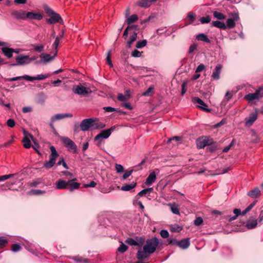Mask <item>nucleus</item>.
I'll use <instances>...</instances> for the list:
<instances>
[{
    "mask_svg": "<svg viewBox=\"0 0 263 263\" xmlns=\"http://www.w3.org/2000/svg\"><path fill=\"white\" fill-rule=\"evenodd\" d=\"M105 126V124L99 122L93 118L84 119L82 121L80 124V127L83 132H86L88 130H94L98 128H102Z\"/></svg>",
    "mask_w": 263,
    "mask_h": 263,
    "instance_id": "obj_1",
    "label": "nucleus"
},
{
    "mask_svg": "<svg viewBox=\"0 0 263 263\" xmlns=\"http://www.w3.org/2000/svg\"><path fill=\"white\" fill-rule=\"evenodd\" d=\"M43 8L46 13L50 15V17L46 20L47 23L49 24H54L57 23H59L61 24H63L64 23L60 15L54 12L48 5H44Z\"/></svg>",
    "mask_w": 263,
    "mask_h": 263,
    "instance_id": "obj_2",
    "label": "nucleus"
},
{
    "mask_svg": "<svg viewBox=\"0 0 263 263\" xmlns=\"http://www.w3.org/2000/svg\"><path fill=\"white\" fill-rule=\"evenodd\" d=\"M256 203V201H253L247 208H246L245 210H243L242 212H241V210L240 209H235L233 210V213L234 214V216L226 215L222 217V218L227 219L229 221H232L233 220H234L240 214H241L242 215H245L246 214L249 212L253 208V207L255 206Z\"/></svg>",
    "mask_w": 263,
    "mask_h": 263,
    "instance_id": "obj_3",
    "label": "nucleus"
},
{
    "mask_svg": "<svg viewBox=\"0 0 263 263\" xmlns=\"http://www.w3.org/2000/svg\"><path fill=\"white\" fill-rule=\"evenodd\" d=\"M50 149L51 154L49 156V160L44 164V167L47 169L51 168L54 165L55 160L59 156V154L53 146H51Z\"/></svg>",
    "mask_w": 263,
    "mask_h": 263,
    "instance_id": "obj_4",
    "label": "nucleus"
},
{
    "mask_svg": "<svg viewBox=\"0 0 263 263\" xmlns=\"http://www.w3.org/2000/svg\"><path fill=\"white\" fill-rule=\"evenodd\" d=\"M158 243L159 240L156 237L147 239L146 240V243L143 246V249L144 250L149 252V253L152 254L155 251Z\"/></svg>",
    "mask_w": 263,
    "mask_h": 263,
    "instance_id": "obj_5",
    "label": "nucleus"
},
{
    "mask_svg": "<svg viewBox=\"0 0 263 263\" xmlns=\"http://www.w3.org/2000/svg\"><path fill=\"white\" fill-rule=\"evenodd\" d=\"M72 90L74 93L83 96H85L92 92L90 88L84 87L81 84L73 86Z\"/></svg>",
    "mask_w": 263,
    "mask_h": 263,
    "instance_id": "obj_6",
    "label": "nucleus"
},
{
    "mask_svg": "<svg viewBox=\"0 0 263 263\" xmlns=\"http://www.w3.org/2000/svg\"><path fill=\"white\" fill-rule=\"evenodd\" d=\"M263 97V86L256 90L254 93H250L245 96L244 98L249 102L255 100H258Z\"/></svg>",
    "mask_w": 263,
    "mask_h": 263,
    "instance_id": "obj_7",
    "label": "nucleus"
},
{
    "mask_svg": "<svg viewBox=\"0 0 263 263\" xmlns=\"http://www.w3.org/2000/svg\"><path fill=\"white\" fill-rule=\"evenodd\" d=\"M16 63L11 64L10 66H16L18 65H25L30 63V57L28 55L21 54L15 58Z\"/></svg>",
    "mask_w": 263,
    "mask_h": 263,
    "instance_id": "obj_8",
    "label": "nucleus"
},
{
    "mask_svg": "<svg viewBox=\"0 0 263 263\" xmlns=\"http://www.w3.org/2000/svg\"><path fill=\"white\" fill-rule=\"evenodd\" d=\"M61 140L64 145L69 149L72 150L74 153L77 152V146L74 142L70 138L66 137H62Z\"/></svg>",
    "mask_w": 263,
    "mask_h": 263,
    "instance_id": "obj_9",
    "label": "nucleus"
},
{
    "mask_svg": "<svg viewBox=\"0 0 263 263\" xmlns=\"http://www.w3.org/2000/svg\"><path fill=\"white\" fill-rule=\"evenodd\" d=\"M231 17L229 18L226 22L227 28L230 29L233 28L235 26V22H237L239 20V16L237 13H231L229 15Z\"/></svg>",
    "mask_w": 263,
    "mask_h": 263,
    "instance_id": "obj_10",
    "label": "nucleus"
},
{
    "mask_svg": "<svg viewBox=\"0 0 263 263\" xmlns=\"http://www.w3.org/2000/svg\"><path fill=\"white\" fill-rule=\"evenodd\" d=\"M27 12L23 10H13L11 12L13 17L17 20H26Z\"/></svg>",
    "mask_w": 263,
    "mask_h": 263,
    "instance_id": "obj_11",
    "label": "nucleus"
},
{
    "mask_svg": "<svg viewBox=\"0 0 263 263\" xmlns=\"http://www.w3.org/2000/svg\"><path fill=\"white\" fill-rule=\"evenodd\" d=\"M258 117V110L256 109L255 111L251 112L248 118L245 119V125L246 126L250 127L256 120Z\"/></svg>",
    "mask_w": 263,
    "mask_h": 263,
    "instance_id": "obj_12",
    "label": "nucleus"
},
{
    "mask_svg": "<svg viewBox=\"0 0 263 263\" xmlns=\"http://www.w3.org/2000/svg\"><path fill=\"white\" fill-rule=\"evenodd\" d=\"M213 143L212 139L208 137L199 138L197 141V145L199 148H203L207 145H211Z\"/></svg>",
    "mask_w": 263,
    "mask_h": 263,
    "instance_id": "obj_13",
    "label": "nucleus"
},
{
    "mask_svg": "<svg viewBox=\"0 0 263 263\" xmlns=\"http://www.w3.org/2000/svg\"><path fill=\"white\" fill-rule=\"evenodd\" d=\"M257 224V219L254 216L250 217L246 222V227L249 230L256 228Z\"/></svg>",
    "mask_w": 263,
    "mask_h": 263,
    "instance_id": "obj_14",
    "label": "nucleus"
},
{
    "mask_svg": "<svg viewBox=\"0 0 263 263\" xmlns=\"http://www.w3.org/2000/svg\"><path fill=\"white\" fill-rule=\"evenodd\" d=\"M57 55V53H55L53 56H51L49 54L42 53L40 55L41 61L37 62V63H43L46 64L51 61H52L54 57Z\"/></svg>",
    "mask_w": 263,
    "mask_h": 263,
    "instance_id": "obj_15",
    "label": "nucleus"
},
{
    "mask_svg": "<svg viewBox=\"0 0 263 263\" xmlns=\"http://www.w3.org/2000/svg\"><path fill=\"white\" fill-rule=\"evenodd\" d=\"M73 115L71 113L59 114L51 118V121L54 122L56 120H60L65 118H72Z\"/></svg>",
    "mask_w": 263,
    "mask_h": 263,
    "instance_id": "obj_16",
    "label": "nucleus"
},
{
    "mask_svg": "<svg viewBox=\"0 0 263 263\" xmlns=\"http://www.w3.org/2000/svg\"><path fill=\"white\" fill-rule=\"evenodd\" d=\"M27 20H34L40 21L43 18V15L40 13H35L34 12H27Z\"/></svg>",
    "mask_w": 263,
    "mask_h": 263,
    "instance_id": "obj_17",
    "label": "nucleus"
},
{
    "mask_svg": "<svg viewBox=\"0 0 263 263\" xmlns=\"http://www.w3.org/2000/svg\"><path fill=\"white\" fill-rule=\"evenodd\" d=\"M110 135V133H109V130L107 129H105L102 130L100 134H98L95 137V141H99L100 140H101L102 139H107L108 138Z\"/></svg>",
    "mask_w": 263,
    "mask_h": 263,
    "instance_id": "obj_18",
    "label": "nucleus"
},
{
    "mask_svg": "<svg viewBox=\"0 0 263 263\" xmlns=\"http://www.w3.org/2000/svg\"><path fill=\"white\" fill-rule=\"evenodd\" d=\"M194 102L195 103H197L200 105L198 106V107L201 108V109L205 110L208 112H210L211 109H208L207 108V105L200 98L198 97H195L194 98Z\"/></svg>",
    "mask_w": 263,
    "mask_h": 263,
    "instance_id": "obj_19",
    "label": "nucleus"
},
{
    "mask_svg": "<svg viewBox=\"0 0 263 263\" xmlns=\"http://www.w3.org/2000/svg\"><path fill=\"white\" fill-rule=\"evenodd\" d=\"M49 77L48 74H41L37 75L35 77H31L27 75L25 78H27V81L32 82L34 80H42L47 78Z\"/></svg>",
    "mask_w": 263,
    "mask_h": 263,
    "instance_id": "obj_20",
    "label": "nucleus"
},
{
    "mask_svg": "<svg viewBox=\"0 0 263 263\" xmlns=\"http://www.w3.org/2000/svg\"><path fill=\"white\" fill-rule=\"evenodd\" d=\"M156 171L159 172V170L157 169L155 171H153L149 174L145 181V184L146 185H150L155 182L156 179Z\"/></svg>",
    "mask_w": 263,
    "mask_h": 263,
    "instance_id": "obj_21",
    "label": "nucleus"
},
{
    "mask_svg": "<svg viewBox=\"0 0 263 263\" xmlns=\"http://www.w3.org/2000/svg\"><path fill=\"white\" fill-rule=\"evenodd\" d=\"M68 183H70L68 181H66L62 179H59L56 182V188L58 190L67 189L68 186Z\"/></svg>",
    "mask_w": 263,
    "mask_h": 263,
    "instance_id": "obj_22",
    "label": "nucleus"
},
{
    "mask_svg": "<svg viewBox=\"0 0 263 263\" xmlns=\"http://www.w3.org/2000/svg\"><path fill=\"white\" fill-rule=\"evenodd\" d=\"M222 68V66L220 64H217L216 66L215 69L214 70L212 77L215 80H218L220 78V74L221 73V70Z\"/></svg>",
    "mask_w": 263,
    "mask_h": 263,
    "instance_id": "obj_23",
    "label": "nucleus"
},
{
    "mask_svg": "<svg viewBox=\"0 0 263 263\" xmlns=\"http://www.w3.org/2000/svg\"><path fill=\"white\" fill-rule=\"evenodd\" d=\"M248 195L253 198H256L260 195V191L258 187H256L254 189L250 191L248 193Z\"/></svg>",
    "mask_w": 263,
    "mask_h": 263,
    "instance_id": "obj_24",
    "label": "nucleus"
},
{
    "mask_svg": "<svg viewBox=\"0 0 263 263\" xmlns=\"http://www.w3.org/2000/svg\"><path fill=\"white\" fill-rule=\"evenodd\" d=\"M190 245V239L185 238L178 241V245L179 247L183 249H186L189 248Z\"/></svg>",
    "mask_w": 263,
    "mask_h": 263,
    "instance_id": "obj_25",
    "label": "nucleus"
},
{
    "mask_svg": "<svg viewBox=\"0 0 263 263\" xmlns=\"http://www.w3.org/2000/svg\"><path fill=\"white\" fill-rule=\"evenodd\" d=\"M196 40H197L198 41H201L204 42L206 43H211V41L208 38V36L203 33H201L197 34L196 35Z\"/></svg>",
    "mask_w": 263,
    "mask_h": 263,
    "instance_id": "obj_26",
    "label": "nucleus"
},
{
    "mask_svg": "<svg viewBox=\"0 0 263 263\" xmlns=\"http://www.w3.org/2000/svg\"><path fill=\"white\" fill-rule=\"evenodd\" d=\"M2 50L8 58H11L12 57L14 49L8 47H3L2 48Z\"/></svg>",
    "mask_w": 263,
    "mask_h": 263,
    "instance_id": "obj_27",
    "label": "nucleus"
},
{
    "mask_svg": "<svg viewBox=\"0 0 263 263\" xmlns=\"http://www.w3.org/2000/svg\"><path fill=\"white\" fill-rule=\"evenodd\" d=\"M76 180V179H73L68 180V182H70V183H68V186H69V190L71 192L74 190L78 189L80 187V184L79 183L73 182Z\"/></svg>",
    "mask_w": 263,
    "mask_h": 263,
    "instance_id": "obj_28",
    "label": "nucleus"
},
{
    "mask_svg": "<svg viewBox=\"0 0 263 263\" xmlns=\"http://www.w3.org/2000/svg\"><path fill=\"white\" fill-rule=\"evenodd\" d=\"M212 26L221 29L225 30L227 29L226 25L223 22L219 21H213L212 23Z\"/></svg>",
    "mask_w": 263,
    "mask_h": 263,
    "instance_id": "obj_29",
    "label": "nucleus"
},
{
    "mask_svg": "<svg viewBox=\"0 0 263 263\" xmlns=\"http://www.w3.org/2000/svg\"><path fill=\"white\" fill-rule=\"evenodd\" d=\"M149 254V252L144 250L143 251L139 250L137 254V257L139 260H141L147 258Z\"/></svg>",
    "mask_w": 263,
    "mask_h": 263,
    "instance_id": "obj_30",
    "label": "nucleus"
},
{
    "mask_svg": "<svg viewBox=\"0 0 263 263\" xmlns=\"http://www.w3.org/2000/svg\"><path fill=\"white\" fill-rule=\"evenodd\" d=\"M136 184V182H133L131 184H127L122 186L121 190L123 191H129L135 187Z\"/></svg>",
    "mask_w": 263,
    "mask_h": 263,
    "instance_id": "obj_31",
    "label": "nucleus"
},
{
    "mask_svg": "<svg viewBox=\"0 0 263 263\" xmlns=\"http://www.w3.org/2000/svg\"><path fill=\"white\" fill-rule=\"evenodd\" d=\"M137 5L141 7L147 8L150 6L151 2L148 0H141L137 3Z\"/></svg>",
    "mask_w": 263,
    "mask_h": 263,
    "instance_id": "obj_32",
    "label": "nucleus"
},
{
    "mask_svg": "<svg viewBox=\"0 0 263 263\" xmlns=\"http://www.w3.org/2000/svg\"><path fill=\"white\" fill-rule=\"evenodd\" d=\"M137 38V34L135 32H134L133 34L130 35L129 40L127 42V46L128 47H130L132 44L135 42Z\"/></svg>",
    "mask_w": 263,
    "mask_h": 263,
    "instance_id": "obj_33",
    "label": "nucleus"
},
{
    "mask_svg": "<svg viewBox=\"0 0 263 263\" xmlns=\"http://www.w3.org/2000/svg\"><path fill=\"white\" fill-rule=\"evenodd\" d=\"M138 17L136 14H133L130 15L128 18H127L126 21L127 24L130 25L135 22L136 21L138 20Z\"/></svg>",
    "mask_w": 263,
    "mask_h": 263,
    "instance_id": "obj_34",
    "label": "nucleus"
},
{
    "mask_svg": "<svg viewBox=\"0 0 263 263\" xmlns=\"http://www.w3.org/2000/svg\"><path fill=\"white\" fill-rule=\"evenodd\" d=\"M214 17L218 20H223L226 18L225 15L222 13L214 11L213 13Z\"/></svg>",
    "mask_w": 263,
    "mask_h": 263,
    "instance_id": "obj_35",
    "label": "nucleus"
},
{
    "mask_svg": "<svg viewBox=\"0 0 263 263\" xmlns=\"http://www.w3.org/2000/svg\"><path fill=\"white\" fill-rule=\"evenodd\" d=\"M31 46L32 47L34 50L38 52H41L43 51L44 48V45L43 44H40L39 45H36L35 44H31Z\"/></svg>",
    "mask_w": 263,
    "mask_h": 263,
    "instance_id": "obj_36",
    "label": "nucleus"
},
{
    "mask_svg": "<svg viewBox=\"0 0 263 263\" xmlns=\"http://www.w3.org/2000/svg\"><path fill=\"white\" fill-rule=\"evenodd\" d=\"M26 76H27V75L26 74V75H24L23 76H18V77H13V78H7L6 79V81H9V82H12V81H17V80H18L20 79H24L27 81V78H25Z\"/></svg>",
    "mask_w": 263,
    "mask_h": 263,
    "instance_id": "obj_37",
    "label": "nucleus"
},
{
    "mask_svg": "<svg viewBox=\"0 0 263 263\" xmlns=\"http://www.w3.org/2000/svg\"><path fill=\"white\" fill-rule=\"evenodd\" d=\"M170 208L171 212L175 214L178 215L180 214L179 210L176 204H171Z\"/></svg>",
    "mask_w": 263,
    "mask_h": 263,
    "instance_id": "obj_38",
    "label": "nucleus"
},
{
    "mask_svg": "<svg viewBox=\"0 0 263 263\" xmlns=\"http://www.w3.org/2000/svg\"><path fill=\"white\" fill-rule=\"evenodd\" d=\"M147 44V41L146 40H143L142 41H138L136 44V48H141L146 46Z\"/></svg>",
    "mask_w": 263,
    "mask_h": 263,
    "instance_id": "obj_39",
    "label": "nucleus"
},
{
    "mask_svg": "<svg viewBox=\"0 0 263 263\" xmlns=\"http://www.w3.org/2000/svg\"><path fill=\"white\" fill-rule=\"evenodd\" d=\"M22 142L24 143V146L25 148H29L31 147V142L28 138L25 137L22 140Z\"/></svg>",
    "mask_w": 263,
    "mask_h": 263,
    "instance_id": "obj_40",
    "label": "nucleus"
},
{
    "mask_svg": "<svg viewBox=\"0 0 263 263\" xmlns=\"http://www.w3.org/2000/svg\"><path fill=\"white\" fill-rule=\"evenodd\" d=\"M211 20V17L209 15H207L205 17H202L200 19V21L201 24H207L210 22Z\"/></svg>",
    "mask_w": 263,
    "mask_h": 263,
    "instance_id": "obj_41",
    "label": "nucleus"
},
{
    "mask_svg": "<svg viewBox=\"0 0 263 263\" xmlns=\"http://www.w3.org/2000/svg\"><path fill=\"white\" fill-rule=\"evenodd\" d=\"M126 242L130 246H138V243L134 239L128 238L126 239Z\"/></svg>",
    "mask_w": 263,
    "mask_h": 263,
    "instance_id": "obj_42",
    "label": "nucleus"
},
{
    "mask_svg": "<svg viewBox=\"0 0 263 263\" xmlns=\"http://www.w3.org/2000/svg\"><path fill=\"white\" fill-rule=\"evenodd\" d=\"M129 98V96H124V95L122 94V93H119L117 97V99L119 101H122V102H124V101H127Z\"/></svg>",
    "mask_w": 263,
    "mask_h": 263,
    "instance_id": "obj_43",
    "label": "nucleus"
},
{
    "mask_svg": "<svg viewBox=\"0 0 263 263\" xmlns=\"http://www.w3.org/2000/svg\"><path fill=\"white\" fill-rule=\"evenodd\" d=\"M195 14L192 12H190L187 14L186 17L190 18V21L189 23V24H191L194 22V21L195 20Z\"/></svg>",
    "mask_w": 263,
    "mask_h": 263,
    "instance_id": "obj_44",
    "label": "nucleus"
},
{
    "mask_svg": "<svg viewBox=\"0 0 263 263\" xmlns=\"http://www.w3.org/2000/svg\"><path fill=\"white\" fill-rule=\"evenodd\" d=\"M115 168H116V171L117 173H121L123 172V171H124L123 166L120 164L116 163L115 164Z\"/></svg>",
    "mask_w": 263,
    "mask_h": 263,
    "instance_id": "obj_45",
    "label": "nucleus"
},
{
    "mask_svg": "<svg viewBox=\"0 0 263 263\" xmlns=\"http://www.w3.org/2000/svg\"><path fill=\"white\" fill-rule=\"evenodd\" d=\"M167 29L166 27H161L157 30L156 33L158 35H161L167 31Z\"/></svg>",
    "mask_w": 263,
    "mask_h": 263,
    "instance_id": "obj_46",
    "label": "nucleus"
},
{
    "mask_svg": "<svg viewBox=\"0 0 263 263\" xmlns=\"http://www.w3.org/2000/svg\"><path fill=\"white\" fill-rule=\"evenodd\" d=\"M59 42H60V37L59 36H57L56 38H55V40L53 44V47L55 48V53H57V52H58V46L59 45Z\"/></svg>",
    "mask_w": 263,
    "mask_h": 263,
    "instance_id": "obj_47",
    "label": "nucleus"
},
{
    "mask_svg": "<svg viewBox=\"0 0 263 263\" xmlns=\"http://www.w3.org/2000/svg\"><path fill=\"white\" fill-rule=\"evenodd\" d=\"M21 249V247L20 245L18 243H14L12 246V250L13 252H18Z\"/></svg>",
    "mask_w": 263,
    "mask_h": 263,
    "instance_id": "obj_48",
    "label": "nucleus"
},
{
    "mask_svg": "<svg viewBox=\"0 0 263 263\" xmlns=\"http://www.w3.org/2000/svg\"><path fill=\"white\" fill-rule=\"evenodd\" d=\"M14 175V174H9V175H5L1 176H0V182L1 181H5V180H6L7 179H8L11 178Z\"/></svg>",
    "mask_w": 263,
    "mask_h": 263,
    "instance_id": "obj_49",
    "label": "nucleus"
},
{
    "mask_svg": "<svg viewBox=\"0 0 263 263\" xmlns=\"http://www.w3.org/2000/svg\"><path fill=\"white\" fill-rule=\"evenodd\" d=\"M203 222V219L201 217H198L196 218L194 221V224L196 226L201 225Z\"/></svg>",
    "mask_w": 263,
    "mask_h": 263,
    "instance_id": "obj_50",
    "label": "nucleus"
},
{
    "mask_svg": "<svg viewBox=\"0 0 263 263\" xmlns=\"http://www.w3.org/2000/svg\"><path fill=\"white\" fill-rule=\"evenodd\" d=\"M133 172V170L126 171L124 172V174H123V175L122 176L123 179L125 180V179H127L128 177H129L132 175Z\"/></svg>",
    "mask_w": 263,
    "mask_h": 263,
    "instance_id": "obj_51",
    "label": "nucleus"
},
{
    "mask_svg": "<svg viewBox=\"0 0 263 263\" xmlns=\"http://www.w3.org/2000/svg\"><path fill=\"white\" fill-rule=\"evenodd\" d=\"M127 249V246L124 245V243H122L120 246L118 248V250L119 252L123 253L125 252Z\"/></svg>",
    "mask_w": 263,
    "mask_h": 263,
    "instance_id": "obj_52",
    "label": "nucleus"
},
{
    "mask_svg": "<svg viewBox=\"0 0 263 263\" xmlns=\"http://www.w3.org/2000/svg\"><path fill=\"white\" fill-rule=\"evenodd\" d=\"M103 109L105 111L108 112H114V111H117V112L118 111L117 109L112 107H110V106L104 107L103 108Z\"/></svg>",
    "mask_w": 263,
    "mask_h": 263,
    "instance_id": "obj_53",
    "label": "nucleus"
},
{
    "mask_svg": "<svg viewBox=\"0 0 263 263\" xmlns=\"http://www.w3.org/2000/svg\"><path fill=\"white\" fill-rule=\"evenodd\" d=\"M30 137L32 138V140L34 142V145H33L32 146L33 148L37 153V154L41 155L40 152L37 150V148H39V145L38 143H37L35 141L33 140V137L31 135H30Z\"/></svg>",
    "mask_w": 263,
    "mask_h": 263,
    "instance_id": "obj_54",
    "label": "nucleus"
},
{
    "mask_svg": "<svg viewBox=\"0 0 263 263\" xmlns=\"http://www.w3.org/2000/svg\"><path fill=\"white\" fill-rule=\"evenodd\" d=\"M7 125L8 126L12 128L15 125V122L14 120L12 119H9L7 121Z\"/></svg>",
    "mask_w": 263,
    "mask_h": 263,
    "instance_id": "obj_55",
    "label": "nucleus"
},
{
    "mask_svg": "<svg viewBox=\"0 0 263 263\" xmlns=\"http://www.w3.org/2000/svg\"><path fill=\"white\" fill-rule=\"evenodd\" d=\"M160 234L161 236L164 238H166L169 236V233H168V231L166 230H162L160 231Z\"/></svg>",
    "mask_w": 263,
    "mask_h": 263,
    "instance_id": "obj_56",
    "label": "nucleus"
},
{
    "mask_svg": "<svg viewBox=\"0 0 263 263\" xmlns=\"http://www.w3.org/2000/svg\"><path fill=\"white\" fill-rule=\"evenodd\" d=\"M234 143H235V141H234V140L233 139V140L232 141V142H231V143H230L229 145H228L227 146L223 148V149L222 152H224V153H227V152H228L230 150V149L231 148V147L234 145Z\"/></svg>",
    "mask_w": 263,
    "mask_h": 263,
    "instance_id": "obj_57",
    "label": "nucleus"
},
{
    "mask_svg": "<svg viewBox=\"0 0 263 263\" xmlns=\"http://www.w3.org/2000/svg\"><path fill=\"white\" fill-rule=\"evenodd\" d=\"M110 53H111V51H108L107 52V57H106V62L108 65H109L110 66L112 67L113 66V65L112 64L111 59H110Z\"/></svg>",
    "mask_w": 263,
    "mask_h": 263,
    "instance_id": "obj_58",
    "label": "nucleus"
},
{
    "mask_svg": "<svg viewBox=\"0 0 263 263\" xmlns=\"http://www.w3.org/2000/svg\"><path fill=\"white\" fill-rule=\"evenodd\" d=\"M204 69H205V66L203 64H200L197 66L195 72H196V73H198L199 72L202 71Z\"/></svg>",
    "mask_w": 263,
    "mask_h": 263,
    "instance_id": "obj_59",
    "label": "nucleus"
},
{
    "mask_svg": "<svg viewBox=\"0 0 263 263\" xmlns=\"http://www.w3.org/2000/svg\"><path fill=\"white\" fill-rule=\"evenodd\" d=\"M132 55L134 57L138 58L141 57V53L139 51L135 49L132 52Z\"/></svg>",
    "mask_w": 263,
    "mask_h": 263,
    "instance_id": "obj_60",
    "label": "nucleus"
},
{
    "mask_svg": "<svg viewBox=\"0 0 263 263\" xmlns=\"http://www.w3.org/2000/svg\"><path fill=\"white\" fill-rule=\"evenodd\" d=\"M8 243V241L7 239L3 238V237H0V247H3Z\"/></svg>",
    "mask_w": 263,
    "mask_h": 263,
    "instance_id": "obj_61",
    "label": "nucleus"
},
{
    "mask_svg": "<svg viewBox=\"0 0 263 263\" xmlns=\"http://www.w3.org/2000/svg\"><path fill=\"white\" fill-rule=\"evenodd\" d=\"M96 185V183L93 181H91L89 183L85 184L84 186L85 187H94Z\"/></svg>",
    "mask_w": 263,
    "mask_h": 263,
    "instance_id": "obj_62",
    "label": "nucleus"
},
{
    "mask_svg": "<svg viewBox=\"0 0 263 263\" xmlns=\"http://www.w3.org/2000/svg\"><path fill=\"white\" fill-rule=\"evenodd\" d=\"M186 91V84L183 83L181 85V95L183 96Z\"/></svg>",
    "mask_w": 263,
    "mask_h": 263,
    "instance_id": "obj_63",
    "label": "nucleus"
},
{
    "mask_svg": "<svg viewBox=\"0 0 263 263\" xmlns=\"http://www.w3.org/2000/svg\"><path fill=\"white\" fill-rule=\"evenodd\" d=\"M32 111V108L29 106L24 107L22 109V111L24 113H27Z\"/></svg>",
    "mask_w": 263,
    "mask_h": 263,
    "instance_id": "obj_64",
    "label": "nucleus"
}]
</instances>
